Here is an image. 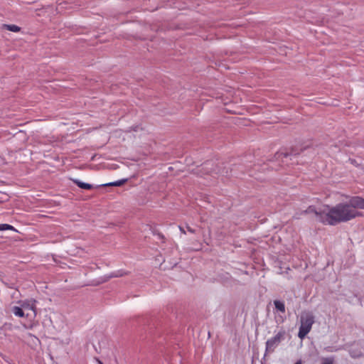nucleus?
I'll use <instances>...</instances> for the list:
<instances>
[{
	"label": "nucleus",
	"instance_id": "obj_1",
	"mask_svg": "<svg viewBox=\"0 0 364 364\" xmlns=\"http://www.w3.org/2000/svg\"><path fill=\"white\" fill-rule=\"evenodd\" d=\"M356 208L364 209V199L358 196L352 197L348 203H341L333 207L326 205V215L321 216V223L335 225L349 221L360 215Z\"/></svg>",
	"mask_w": 364,
	"mask_h": 364
},
{
	"label": "nucleus",
	"instance_id": "obj_2",
	"mask_svg": "<svg viewBox=\"0 0 364 364\" xmlns=\"http://www.w3.org/2000/svg\"><path fill=\"white\" fill-rule=\"evenodd\" d=\"M301 325L299 327L298 337L304 339L311 330L312 326L315 322V317L311 312H303L300 318Z\"/></svg>",
	"mask_w": 364,
	"mask_h": 364
},
{
	"label": "nucleus",
	"instance_id": "obj_10",
	"mask_svg": "<svg viewBox=\"0 0 364 364\" xmlns=\"http://www.w3.org/2000/svg\"><path fill=\"white\" fill-rule=\"evenodd\" d=\"M274 306L277 310L284 313L285 311V305L283 301L275 300L274 301Z\"/></svg>",
	"mask_w": 364,
	"mask_h": 364
},
{
	"label": "nucleus",
	"instance_id": "obj_11",
	"mask_svg": "<svg viewBox=\"0 0 364 364\" xmlns=\"http://www.w3.org/2000/svg\"><path fill=\"white\" fill-rule=\"evenodd\" d=\"M4 27L6 28L9 31H12L14 33H17L20 31L21 28L16 25L14 24H4Z\"/></svg>",
	"mask_w": 364,
	"mask_h": 364
},
{
	"label": "nucleus",
	"instance_id": "obj_3",
	"mask_svg": "<svg viewBox=\"0 0 364 364\" xmlns=\"http://www.w3.org/2000/svg\"><path fill=\"white\" fill-rule=\"evenodd\" d=\"M285 335L284 331H279L274 336L268 339L266 342V352L272 353L284 339Z\"/></svg>",
	"mask_w": 364,
	"mask_h": 364
},
{
	"label": "nucleus",
	"instance_id": "obj_6",
	"mask_svg": "<svg viewBox=\"0 0 364 364\" xmlns=\"http://www.w3.org/2000/svg\"><path fill=\"white\" fill-rule=\"evenodd\" d=\"M349 353L352 358H360L364 355V348L354 346L349 350Z\"/></svg>",
	"mask_w": 364,
	"mask_h": 364
},
{
	"label": "nucleus",
	"instance_id": "obj_5",
	"mask_svg": "<svg viewBox=\"0 0 364 364\" xmlns=\"http://www.w3.org/2000/svg\"><path fill=\"white\" fill-rule=\"evenodd\" d=\"M326 206H324L323 209L316 210L314 206H309L304 213L306 214L314 213L315 215L316 219L321 222V216L323 215H326Z\"/></svg>",
	"mask_w": 364,
	"mask_h": 364
},
{
	"label": "nucleus",
	"instance_id": "obj_20",
	"mask_svg": "<svg viewBox=\"0 0 364 364\" xmlns=\"http://www.w3.org/2000/svg\"><path fill=\"white\" fill-rule=\"evenodd\" d=\"M100 364H102V363L100 362Z\"/></svg>",
	"mask_w": 364,
	"mask_h": 364
},
{
	"label": "nucleus",
	"instance_id": "obj_7",
	"mask_svg": "<svg viewBox=\"0 0 364 364\" xmlns=\"http://www.w3.org/2000/svg\"><path fill=\"white\" fill-rule=\"evenodd\" d=\"M23 309L22 308V306L21 305L19 306H15L12 308V313L16 316H18V317H20V318H23V317H28L29 316V314H24V311H23Z\"/></svg>",
	"mask_w": 364,
	"mask_h": 364
},
{
	"label": "nucleus",
	"instance_id": "obj_9",
	"mask_svg": "<svg viewBox=\"0 0 364 364\" xmlns=\"http://www.w3.org/2000/svg\"><path fill=\"white\" fill-rule=\"evenodd\" d=\"M127 179L123 178V179L118 180V181H116L114 182H110V183H107L105 184H102L101 186H121L123 184H124L125 182H127Z\"/></svg>",
	"mask_w": 364,
	"mask_h": 364
},
{
	"label": "nucleus",
	"instance_id": "obj_14",
	"mask_svg": "<svg viewBox=\"0 0 364 364\" xmlns=\"http://www.w3.org/2000/svg\"><path fill=\"white\" fill-rule=\"evenodd\" d=\"M124 275V272L122 271H119L117 273L114 274L112 277H122Z\"/></svg>",
	"mask_w": 364,
	"mask_h": 364
},
{
	"label": "nucleus",
	"instance_id": "obj_15",
	"mask_svg": "<svg viewBox=\"0 0 364 364\" xmlns=\"http://www.w3.org/2000/svg\"><path fill=\"white\" fill-rule=\"evenodd\" d=\"M187 230L191 233H194L195 232V230L193 229H192L191 228L188 227V226H187Z\"/></svg>",
	"mask_w": 364,
	"mask_h": 364
},
{
	"label": "nucleus",
	"instance_id": "obj_17",
	"mask_svg": "<svg viewBox=\"0 0 364 364\" xmlns=\"http://www.w3.org/2000/svg\"><path fill=\"white\" fill-rule=\"evenodd\" d=\"M179 230L182 233L186 234V231L184 230L183 228H182L181 226H179Z\"/></svg>",
	"mask_w": 364,
	"mask_h": 364
},
{
	"label": "nucleus",
	"instance_id": "obj_12",
	"mask_svg": "<svg viewBox=\"0 0 364 364\" xmlns=\"http://www.w3.org/2000/svg\"><path fill=\"white\" fill-rule=\"evenodd\" d=\"M15 230V228L9 224H0V231H4V230Z\"/></svg>",
	"mask_w": 364,
	"mask_h": 364
},
{
	"label": "nucleus",
	"instance_id": "obj_18",
	"mask_svg": "<svg viewBox=\"0 0 364 364\" xmlns=\"http://www.w3.org/2000/svg\"><path fill=\"white\" fill-rule=\"evenodd\" d=\"M294 364H302V363L301 360H299Z\"/></svg>",
	"mask_w": 364,
	"mask_h": 364
},
{
	"label": "nucleus",
	"instance_id": "obj_4",
	"mask_svg": "<svg viewBox=\"0 0 364 364\" xmlns=\"http://www.w3.org/2000/svg\"><path fill=\"white\" fill-rule=\"evenodd\" d=\"M36 300L32 298L18 301V304L22 306L24 310H31L33 312V316H36Z\"/></svg>",
	"mask_w": 364,
	"mask_h": 364
},
{
	"label": "nucleus",
	"instance_id": "obj_13",
	"mask_svg": "<svg viewBox=\"0 0 364 364\" xmlns=\"http://www.w3.org/2000/svg\"><path fill=\"white\" fill-rule=\"evenodd\" d=\"M321 364H333L334 359L333 357L323 358Z\"/></svg>",
	"mask_w": 364,
	"mask_h": 364
},
{
	"label": "nucleus",
	"instance_id": "obj_16",
	"mask_svg": "<svg viewBox=\"0 0 364 364\" xmlns=\"http://www.w3.org/2000/svg\"><path fill=\"white\" fill-rule=\"evenodd\" d=\"M11 324H7V323H6V324L4 325V328H5V329H11Z\"/></svg>",
	"mask_w": 364,
	"mask_h": 364
},
{
	"label": "nucleus",
	"instance_id": "obj_8",
	"mask_svg": "<svg viewBox=\"0 0 364 364\" xmlns=\"http://www.w3.org/2000/svg\"><path fill=\"white\" fill-rule=\"evenodd\" d=\"M73 182L80 188H82V189H86V190H90L91 188H92V184H90V183H85V182H82L78 179H75L73 180Z\"/></svg>",
	"mask_w": 364,
	"mask_h": 364
},
{
	"label": "nucleus",
	"instance_id": "obj_19",
	"mask_svg": "<svg viewBox=\"0 0 364 364\" xmlns=\"http://www.w3.org/2000/svg\"><path fill=\"white\" fill-rule=\"evenodd\" d=\"M294 364H302V363L301 360H299Z\"/></svg>",
	"mask_w": 364,
	"mask_h": 364
}]
</instances>
